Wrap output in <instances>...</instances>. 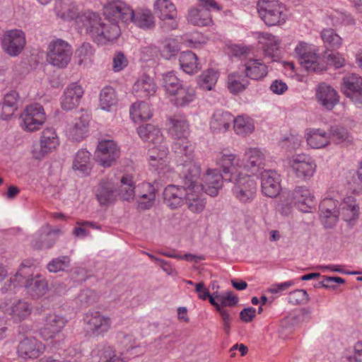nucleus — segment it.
Instances as JSON below:
<instances>
[{
	"mask_svg": "<svg viewBox=\"0 0 362 362\" xmlns=\"http://www.w3.org/2000/svg\"><path fill=\"white\" fill-rule=\"evenodd\" d=\"M66 322L62 315L54 313L47 314L40 330V335L45 340L55 338L62 331Z\"/></svg>",
	"mask_w": 362,
	"mask_h": 362,
	"instance_id": "obj_20",
	"label": "nucleus"
},
{
	"mask_svg": "<svg viewBox=\"0 0 362 362\" xmlns=\"http://www.w3.org/2000/svg\"><path fill=\"white\" fill-rule=\"evenodd\" d=\"M118 101L115 89L110 86L103 88L100 94V105L103 110L110 111Z\"/></svg>",
	"mask_w": 362,
	"mask_h": 362,
	"instance_id": "obj_53",
	"label": "nucleus"
},
{
	"mask_svg": "<svg viewBox=\"0 0 362 362\" xmlns=\"http://www.w3.org/2000/svg\"><path fill=\"white\" fill-rule=\"evenodd\" d=\"M219 72L214 69H208L197 78V83L203 90H211L215 86Z\"/></svg>",
	"mask_w": 362,
	"mask_h": 362,
	"instance_id": "obj_49",
	"label": "nucleus"
},
{
	"mask_svg": "<svg viewBox=\"0 0 362 362\" xmlns=\"http://www.w3.org/2000/svg\"><path fill=\"white\" fill-rule=\"evenodd\" d=\"M96 198L101 205H107L115 199L114 183L107 180L100 181L96 190Z\"/></svg>",
	"mask_w": 362,
	"mask_h": 362,
	"instance_id": "obj_35",
	"label": "nucleus"
},
{
	"mask_svg": "<svg viewBox=\"0 0 362 362\" xmlns=\"http://www.w3.org/2000/svg\"><path fill=\"white\" fill-rule=\"evenodd\" d=\"M71 260L68 256H61L51 260L47 265L49 272L57 273L64 271L70 267Z\"/></svg>",
	"mask_w": 362,
	"mask_h": 362,
	"instance_id": "obj_60",
	"label": "nucleus"
},
{
	"mask_svg": "<svg viewBox=\"0 0 362 362\" xmlns=\"http://www.w3.org/2000/svg\"><path fill=\"white\" fill-rule=\"evenodd\" d=\"M295 55L300 64L308 71H317L322 70L319 64V56L315 48L305 42H300L295 48Z\"/></svg>",
	"mask_w": 362,
	"mask_h": 362,
	"instance_id": "obj_15",
	"label": "nucleus"
},
{
	"mask_svg": "<svg viewBox=\"0 0 362 362\" xmlns=\"http://www.w3.org/2000/svg\"><path fill=\"white\" fill-rule=\"evenodd\" d=\"M59 145V139L52 128H47L42 132L40 140V154L44 156L50 153Z\"/></svg>",
	"mask_w": 362,
	"mask_h": 362,
	"instance_id": "obj_34",
	"label": "nucleus"
},
{
	"mask_svg": "<svg viewBox=\"0 0 362 362\" xmlns=\"http://www.w3.org/2000/svg\"><path fill=\"white\" fill-rule=\"evenodd\" d=\"M362 89V78L355 74H348L342 78L341 90L347 98Z\"/></svg>",
	"mask_w": 362,
	"mask_h": 362,
	"instance_id": "obj_40",
	"label": "nucleus"
},
{
	"mask_svg": "<svg viewBox=\"0 0 362 362\" xmlns=\"http://www.w3.org/2000/svg\"><path fill=\"white\" fill-rule=\"evenodd\" d=\"M288 200L303 212H308L314 204L315 197L305 186L296 187L288 194Z\"/></svg>",
	"mask_w": 362,
	"mask_h": 362,
	"instance_id": "obj_21",
	"label": "nucleus"
},
{
	"mask_svg": "<svg viewBox=\"0 0 362 362\" xmlns=\"http://www.w3.org/2000/svg\"><path fill=\"white\" fill-rule=\"evenodd\" d=\"M153 11L160 20V28L163 31L168 32L177 28V10L170 0H156L153 4Z\"/></svg>",
	"mask_w": 362,
	"mask_h": 362,
	"instance_id": "obj_10",
	"label": "nucleus"
},
{
	"mask_svg": "<svg viewBox=\"0 0 362 362\" xmlns=\"http://www.w3.org/2000/svg\"><path fill=\"white\" fill-rule=\"evenodd\" d=\"M77 299L82 307H87L97 302L98 295L90 288L83 289L78 295Z\"/></svg>",
	"mask_w": 362,
	"mask_h": 362,
	"instance_id": "obj_61",
	"label": "nucleus"
},
{
	"mask_svg": "<svg viewBox=\"0 0 362 362\" xmlns=\"http://www.w3.org/2000/svg\"><path fill=\"white\" fill-rule=\"evenodd\" d=\"M249 85V81L246 76H243L238 73H232L228 77V88L234 94L245 90Z\"/></svg>",
	"mask_w": 362,
	"mask_h": 362,
	"instance_id": "obj_50",
	"label": "nucleus"
},
{
	"mask_svg": "<svg viewBox=\"0 0 362 362\" xmlns=\"http://www.w3.org/2000/svg\"><path fill=\"white\" fill-rule=\"evenodd\" d=\"M167 131L173 139L187 138L189 135V124L184 115H174L167 119Z\"/></svg>",
	"mask_w": 362,
	"mask_h": 362,
	"instance_id": "obj_23",
	"label": "nucleus"
},
{
	"mask_svg": "<svg viewBox=\"0 0 362 362\" xmlns=\"http://www.w3.org/2000/svg\"><path fill=\"white\" fill-rule=\"evenodd\" d=\"M22 127L28 132H34L40 129L46 120L43 107L39 103L28 105L21 115Z\"/></svg>",
	"mask_w": 362,
	"mask_h": 362,
	"instance_id": "obj_13",
	"label": "nucleus"
},
{
	"mask_svg": "<svg viewBox=\"0 0 362 362\" xmlns=\"http://www.w3.org/2000/svg\"><path fill=\"white\" fill-rule=\"evenodd\" d=\"M333 25H354L355 23L354 18L346 13L334 11L329 16Z\"/></svg>",
	"mask_w": 362,
	"mask_h": 362,
	"instance_id": "obj_62",
	"label": "nucleus"
},
{
	"mask_svg": "<svg viewBox=\"0 0 362 362\" xmlns=\"http://www.w3.org/2000/svg\"><path fill=\"white\" fill-rule=\"evenodd\" d=\"M182 86L174 71H168L162 75V86L169 95L173 96Z\"/></svg>",
	"mask_w": 362,
	"mask_h": 362,
	"instance_id": "obj_48",
	"label": "nucleus"
},
{
	"mask_svg": "<svg viewBox=\"0 0 362 362\" xmlns=\"http://www.w3.org/2000/svg\"><path fill=\"white\" fill-rule=\"evenodd\" d=\"M329 142L332 141L337 144H351L353 136L350 132L341 126H332L329 132Z\"/></svg>",
	"mask_w": 362,
	"mask_h": 362,
	"instance_id": "obj_45",
	"label": "nucleus"
},
{
	"mask_svg": "<svg viewBox=\"0 0 362 362\" xmlns=\"http://www.w3.org/2000/svg\"><path fill=\"white\" fill-rule=\"evenodd\" d=\"M130 115L135 122H139L149 119L152 117V111L147 103L138 102L132 104Z\"/></svg>",
	"mask_w": 362,
	"mask_h": 362,
	"instance_id": "obj_44",
	"label": "nucleus"
},
{
	"mask_svg": "<svg viewBox=\"0 0 362 362\" xmlns=\"http://www.w3.org/2000/svg\"><path fill=\"white\" fill-rule=\"evenodd\" d=\"M289 165L296 176L305 180L313 177L316 170L314 160L305 154L293 156L289 161Z\"/></svg>",
	"mask_w": 362,
	"mask_h": 362,
	"instance_id": "obj_17",
	"label": "nucleus"
},
{
	"mask_svg": "<svg viewBox=\"0 0 362 362\" xmlns=\"http://www.w3.org/2000/svg\"><path fill=\"white\" fill-rule=\"evenodd\" d=\"M146 186L148 193L139 195V199L137 200V207L140 210H148L151 209L156 201V188L150 183H148Z\"/></svg>",
	"mask_w": 362,
	"mask_h": 362,
	"instance_id": "obj_56",
	"label": "nucleus"
},
{
	"mask_svg": "<svg viewBox=\"0 0 362 362\" xmlns=\"http://www.w3.org/2000/svg\"><path fill=\"white\" fill-rule=\"evenodd\" d=\"M233 122L235 133L243 136L251 134L255 129L254 123L249 117L239 115L236 118L233 117Z\"/></svg>",
	"mask_w": 362,
	"mask_h": 362,
	"instance_id": "obj_52",
	"label": "nucleus"
},
{
	"mask_svg": "<svg viewBox=\"0 0 362 362\" xmlns=\"http://www.w3.org/2000/svg\"><path fill=\"white\" fill-rule=\"evenodd\" d=\"M216 298L223 308L225 307H233L238 303V298L231 291H227L224 295H216Z\"/></svg>",
	"mask_w": 362,
	"mask_h": 362,
	"instance_id": "obj_64",
	"label": "nucleus"
},
{
	"mask_svg": "<svg viewBox=\"0 0 362 362\" xmlns=\"http://www.w3.org/2000/svg\"><path fill=\"white\" fill-rule=\"evenodd\" d=\"M103 11L109 26L117 27L118 37L121 33L119 23H128L133 16L132 8L122 0H108L103 6Z\"/></svg>",
	"mask_w": 362,
	"mask_h": 362,
	"instance_id": "obj_8",
	"label": "nucleus"
},
{
	"mask_svg": "<svg viewBox=\"0 0 362 362\" xmlns=\"http://www.w3.org/2000/svg\"><path fill=\"white\" fill-rule=\"evenodd\" d=\"M45 349L44 345L34 337H25L21 340L18 346V354L20 357L36 358Z\"/></svg>",
	"mask_w": 362,
	"mask_h": 362,
	"instance_id": "obj_26",
	"label": "nucleus"
},
{
	"mask_svg": "<svg viewBox=\"0 0 362 362\" xmlns=\"http://www.w3.org/2000/svg\"><path fill=\"white\" fill-rule=\"evenodd\" d=\"M132 18L129 22H133L136 26L143 29H150L154 27V17L148 9L132 10Z\"/></svg>",
	"mask_w": 362,
	"mask_h": 362,
	"instance_id": "obj_39",
	"label": "nucleus"
},
{
	"mask_svg": "<svg viewBox=\"0 0 362 362\" xmlns=\"http://www.w3.org/2000/svg\"><path fill=\"white\" fill-rule=\"evenodd\" d=\"M157 86L153 78L147 75L139 77L133 86V93L136 98H146L154 95Z\"/></svg>",
	"mask_w": 362,
	"mask_h": 362,
	"instance_id": "obj_29",
	"label": "nucleus"
},
{
	"mask_svg": "<svg viewBox=\"0 0 362 362\" xmlns=\"http://www.w3.org/2000/svg\"><path fill=\"white\" fill-rule=\"evenodd\" d=\"M258 39L267 55L272 56L274 52L279 47L280 40L270 33H260Z\"/></svg>",
	"mask_w": 362,
	"mask_h": 362,
	"instance_id": "obj_51",
	"label": "nucleus"
},
{
	"mask_svg": "<svg viewBox=\"0 0 362 362\" xmlns=\"http://www.w3.org/2000/svg\"><path fill=\"white\" fill-rule=\"evenodd\" d=\"M338 202L332 198H325L320 204V218L326 228L333 227L339 216Z\"/></svg>",
	"mask_w": 362,
	"mask_h": 362,
	"instance_id": "obj_24",
	"label": "nucleus"
},
{
	"mask_svg": "<svg viewBox=\"0 0 362 362\" xmlns=\"http://www.w3.org/2000/svg\"><path fill=\"white\" fill-rule=\"evenodd\" d=\"M77 24L85 29L86 33L98 45H105L117 39L119 30L117 26H109L102 21L100 16L87 11L77 18Z\"/></svg>",
	"mask_w": 362,
	"mask_h": 362,
	"instance_id": "obj_2",
	"label": "nucleus"
},
{
	"mask_svg": "<svg viewBox=\"0 0 362 362\" xmlns=\"http://www.w3.org/2000/svg\"><path fill=\"white\" fill-rule=\"evenodd\" d=\"M83 89L77 83L69 84L62 97L61 106L63 110H71L76 107L83 95Z\"/></svg>",
	"mask_w": 362,
	"mask_h": 362,
	"instance_id": "obj_27",
	"label": "nucleus"
},
{
	"mask_svg": "<svg viewBox=\"0 0 362 362\" xmlns=\"http://www.w3.org/2000/svg\"><path fill=\"white\" fill-rule=\"evenodd\" d=\"M117 344L121 346L128 358L134 357L142 354V351H136L139 349L136 343L135 337L132 334H127L124 332H119L117 334Z\"/></svg>",
	"mask_w": 362,
	"mask_h": 362,
	"instance_id": "obj_33",
	"label": "nucleus"
},
{
	"mask_svg": "<svg viewBox=\"0 0 362 362\" xmlns=\"http://www.w3.org/2000/svg\"><path fill=\"white\" fill-rule=\"evenodd\" d=\"M120 151L112 140H102L97 146L95 152L96 162L104 168L110 167L119 157Z\"/></svg>",
	"mask_w": 362,
	"mask_h": 362,
	"instance_id": "obj_14",
	"label": "nucleus"
},
{
	"mask_svg": "<svg viewBox=\"0 0 362 362\" xmlns=\"http://www.w3.org/2000/svg\"><path fill=\"white\" fill-rule=\"evenodd\" d=\"M90 156V153L88 151L79 150L75 156L73 169L75 171H79L83 175H88L91 169Z\"/></svg>",
	"mask_w": 362,
	"mask_h": 362,
	"instance_id": "obj_46",
	"label": "nucleus"
},
{
	"mask_svg": "<svg viewBox=\"0 0 362 362\" xmlns=\"http://www.w3.org/2000/svg\"><path fill=\"white\" fill-rule=\"evenodd\" d=\"M98 351L100 362H127L129 358L124 356V351H120L118 354L112 346L107 344L100 345Z\"/></svg>",
	"mask_w": 362,
	"mask_h": 362,
	"instance_id": "obj_38",
	"label": "nucleus"
},
{
	"mask_svg": "<svg viewBox=\"0 0 362 362\" xmlns=\"http://www.w3.org/2000/svg\"><path fill=\"white\" fill-rule=\"evenodd\" d=\"M16 279L23 283V287L31 299H40L49 291L47 279L40 274L34 275L33 268L23 263L16 272Z\"/></svg>",
	"mask_w": 362,
	"mask_h": 362,
	"instance_id": "obj_4",
	"label": "nucleus"
},
{
	"mask_svg": "<svg viewBox=\"0 0 362 362\" xmlns=\"http://www.w3.org/2000/svg\"><path fill=\"white\" fill-rule=\"evenodd\" d=\"M176 141L173 143L172 146V148L175 153L180 157H185L186 159L183 161L185 163L183 164L184 168H186V170L183 172L185 174L188 173V170L192 164H195L192 162L193 159V153H194V146L187 139V138H182L181 139H175Z\"/></svg>",
	"mask_w": 362,
	"mask_h": 362,
	"instance_id": "obj_28",
	"label": "nucleus"
},
{
	"mask_svg": "<svg viewBox=\"0 0 362 362\" xmlns=\"http://www.w3.org/2000/svg\"><path fill=\"white\" fill-rule=\"evenodd\" d=\"M179 61L181 69L188 74H193L201 69L197 55L192 51L182 52Z\"/></svg>",
	"mask_w": 362,
	"mask_h": 362,
	"instance_id": "obj_41",
	"label": "nucleus"
},
{
	"mask_svg": "<svg viewBox=\"0 0 362 362\" xmlns=\"http://www.w3.org/2000/svg\"><path fill=\"white\" fill-rule=\"evenodd\" d=\"M26 44L25 33L18 29L6 31L1 40L4 51L11 57L19 55Z\"/></svg>",
	"mask_w": 362,
	"mask_h": 362,
	"instance_id": "obj_16",
	"label": "nucleus"
},
{
	"mask_svg": "<svg viewBox=\"0 0 362 362\" xmlns=\"http://www.w3.org/2000/svg\"><path fill=\"white\" fill-rule=\"evenodd\" d=\"M87 329L95 336L104 335L111 327V320L98 311L88 312L83 318Z\"/></svg>",
	"mask_w": 362,
	"mask_h": 362,
	"instance_id": "obj_18",
	"label": "nucleus"
},
{
	"mask_svg": "<svg viewBox=\"0 0 362 362\" xmlns=\"http://www.w3.org/2000/svg\"><path fill=\"white\" fill-rule=\"evenodd\" d=\"M54 12L58 18L64 21H72L79 16L76 7L68 2L62 0H57L54 5Z\"/></svg>",
	"mask_w": 362,
	"mask_h": 362,
	"instance_id": "obj_42",
	"label": "nucleus"
},
{
	"mask_svg": "<svg viewBox=\"0 0 362 362\" xmlns=\"http://www.w3.org/2000/svg\"><path fill=\"white\" fill-rule=\"evenodd\" d=\"M245 157L247 160V166L250 168H259L264 160V155L257 148H249L245 151Z\"/></svg>",
	"mask_w": 362,
	"mask_h": 362,
	"instance_id": "obj_57",
	"label": "nucleus"
},
{
	"mask_svg": "<svg viewBox=\"0 0 362 362\" xmlns=\"http://www.w3.org/2000/svg\"><path fill=\"white\" fill-rule=\"evenodd\" d=\"M202 8H192L189 10L187 20L192 25L206 26L211 23L210 11H219L221 8L214 0H198Z\"/></svg>",
	"mask_w": 362,
	"mask_h": 362,
	"instance_id": "obj_12",
	"label": "nucleus"
},
{
	"mask_svg": "<svg viewBox=\"0 0 362 362\" xmlns=\"http://www.w3.org/2000/svg\"><path fill=\"white\" fill-rule=\"evenodd\" d=\"M233 121V116L223 110H216L211 119L210 128L216 133L226 132Z\"/></svg>",
	"mask_w": 362,
	"mask_h": 362,
	"instance_id": "obj_31",
	"label": "nucleus"
},
{
	"mask_svg": "<svg viewBox=\"0 0 362 362\" xmlns=\"http://www.w3.org/2000/svg\"><path fill=\"white\" fill-rule=\"evenodd\" d=\"M315 99L317 103L327 110H332L339 103L338 92L330 85L322 82L315 88Z\"/></svg>",
	"mask_w": 362,
	"mask_h": 362,
	"instance_id": "obj_19",
	"label": "nucleus"
},
{
	"mask_svg": "<svg viewBox=\"0 0 362 362\" xmlns=\"http://www.w3.org/2000/svg\"><path fill=\"white\" fill-rule=\"evenodd\" d=\"M245 76L252 80H259L267 76V66L260 59H249L244 64Z\"/></svg>",
	"mask_w": 362,
	"mask_h": 362,
	"instance_id": "obj_32",
	"label": "nucleus"
},
{
	"mask_svg": "<svg viewBox=\"0 0 362 362\" xmlns=\"http://www.w3.org/2000/svg\"><path fill=\"white\" fill-rule=\"evenodd\" d=\"M243 168L241 160L240 165L233 170L232 174L226 171L225 177L231 182L233 195L241 202H250L255 196L257 187L255 180L241 171Z\"/></svg>",
	"mask_w": 362,
	"mask_h": 362,
	"instance_id": "obj_5",
	"label": "nucleus"
},
{
	"mask_svg": "<svg viewBox=\"0 0 362 362\" xmlns=\"http://www.w3.org/2000/svg\"><path fill=\"white\" fill-rule=\"evenodd\" d=\"M89 121V116L86 114L76 118L71 124L68 125L66 129L68 136L74 141L82 140L88 132Z\"/></svg>",
	"mask_w": 362,
	"mask_h": 362,
	"instance_id": "obj_30",
	"label": "nucleus"
},
{
	"mask_svg": "<svg viewBox=\"0 0 362 362\" xmlns=\"http://www.w3.org/2000/svg\"><path fill=\"white\" fill-rule=\"evenodd\" d=\"M59 230L50 231L48 233H42L39 231L33 236L31 241L32 247L37 250L49 249L52 247L56 242V238L53 236L52 233H59Z\"/></svg>",
	"mask_w": 362,
	"mask_h": 362,
	"instance_id": "obj_43",
	"label": "nucleus"
},
{
	"mask_svg": "<svg viewBox=\"0 0 362 362\" xmlns=\"http://www.w3.org/2000/svg\"><path fill=\"white\" fill-rule=\"evenodd\" d=\"M257 6L260 18L268 26L282 25L287 19L286 6L278 0H259Z\"/></svg>",
	"mask_w": 362,
	"mask_h": 362,
	"instance_id": "obj_7",
	"label": "nucleus"
},
{
	"mask_svg": "<svg viewBox=\"0 0 362 362\" xmlns=\"http://www.w3.org/2000/svg\"><path fill=\"white\" fill-rule=\"evenodd\" d=\"M216 163L222 168L223 174L216 170H208L203 176V183L199 185L201 189L211 197L218 194L223 181L228 182L225 177L226 173L228 171L232 174L233 170L240 165V158L233 153L221 152L216 157Z\"/></svg>",
	"mask_w": 362,
	"mask_h": 362,
	"instance_id": "obj_1",
	"label": "nucleus"
},
{
	"mask_svg": "<svg viewBox=\"0 0 362 362\" xmlns=\"http://www.w3.org/2000/svg\"><path fill=\"white\" fill-rule=\"evenodd\" d=\"M0 308L16 323L27 320L33 312L32 304L23 299H18L13 302L4 300L0 304Z\"/></svg>",
	"mask_w": 362,
	"mask_h": 362,
	"instance_id": "obj_11",
	"label": "nucleus"
},
{
	"mask_svg": "<svg viewBox=\"0 0 362 362\" xmlns=\"http://www.w3.org/2000/svg\"><path fill=\"white\" fill-rule=\"evenodd\" d=\"M94 54V49L90 43L84 42L76 50V57L80 65H88L91 63Z\"/></svg>",
	"mask_w": 362,
	"mask_h": 362,
	"instance_id": "obj_58",
	"label": "nucleus"
},
{
	"mask_svg": "<svg viewBox=\"0 0 362 362\" xmlns=\"http://www.w3.org/2000/svg\"><path fill=\"white\" fill-rule=\"evenodd\" d=\"M201 175V168L197 164L190 165L188 173L185 174V185H188L187 195L185 202L189 209L194 213L202 212L205 207V200L202 197V192L198 185V180Z\"/></svg>",
	"mask_w": 362,
	"mask_h": 362,
	"instance_id": "obj_6",
	"label": "nucleus"
},
{
	"mask_svg": "<svg viewBox=\"0 0 362 362\" xmlns=\"http://www.w3.org/2000/svg\"><path fill=\"white\" fill-rule=\"evenodd\" d=\"M359 215V207L352 197H348L339 204V216L346 222L356 220Z\"/></svg>",
	"mask_w": 362,
	"mask_h": 362,
	"instance_id": "obj_36",
	"label": "nucleus"
},
{
	"mask_svg": "<svg viewBox=\"0 0 362 362\" xmlns=\"http://www.w3.org/2000/svg\"><path fill=\"white\" fill-rule=\"evenodd\" d=\"M184 185L182 187L169 185L163 191L164 202L172 209H177L183 205L187 195L188 185H185V177H183Z\"/></svg>",
	"mask_w": 362,
	"mask_h": 362,
	"instance_id": "obj_22",
	"label": "nucleus"
},
{
	"mask_svg": "<svg viewBox=\"0 0 362 362\" xmlns=\"http://www.w3.org/2000/svg\"><path fill=\"white\" fill-rule=\"evenodd\" d=\"M148 135L146 141L154 145L148 151L150 165L158 174L165 176L170 170L166 160L168 149L165 143L163 142L161 132L153 125V129Z\"/></svg>",
	"mask_w": 362,
	"mask_h": 362,
	"instance_id": "obj_3",
	"label": "nucleus"
},
{
	"mask_svg": "<svg viewBox=\"0 0 362 362\" xmlns=\"http://www.w3.org/2000/svg\"><path fill=\"white\" fill-rule=\"evenodd\" d=\"M261 187L267 197H276L281 189L279 175L274 170H264L261 173Z\"/></svg>",
	"mask_w": 362,
	"mask_h": 362,
	"instance_id": "obj_25",
	"label": "nucleus"
},
{
	"mask_svg": "<svg viewBox=\"0 0 362 362\" xmlns=\"http://www.w3.org/2000/svg\"><path fill=\"white\" fill-rule=\"evenodd\" d=\"M71 45L62 39L52 40L48 45L47 61L57 68H65L72 57Z\"/></svg>",
	"mask_w": 362,
	"mask_h": 362,
	"instance_id": "obj_9",
	"label": "nucleus"
},
{
	"mask_svg": "<svg viewBox=\"0 0 362 362\" xmlns=\"http://www.w3.org/2000/svg\"><path fill=\"white\" fill-rule=\"evenodd\" d=\"M308 144L313 148H321L328 146L329 133L321 129H310L306 134Z\"/></svg>",
	"mask_w": 362,
	"mask_h": 362,
	"instance_id": "obj_37",
	"label": "nucleus"
},
{
	"mask_svg": "<svg viewBox=\"0 0 362 362\" xmlns=\"http://www.w3.org/2000/svg\"><path fill=\"white\" fill-rule=\"evenodd\" d=\"M179 51L180 47L175 40L168 39L165 40L162 49V55L163 57L168 59H170L171 57L176 55Z\"/></svg>",
	"mask_w": 362,
	"mask_h": 362,
	"instance_id": "obj_63",
	"label": "nucleus"
},
{
	"mask_svg": "<svg viewBox=\"0 0 362 362\" xmlns=\"http://www.w3.org/2000/svg\"><path fill=\"white\" fill-rule=\"evenodd\" d=\"M173 96H175L174 104L175 106L185 107L194 101L196 92L191 86H182Z\"/></svg>",
	"mask_w": 362,
	"mask_h": 362,
	"instance_id": "obj_47",
	"label": "nucleus"
},
{
	"mask_svg": "<svg viewBox=\"0 0 362 362\" xmlns=\"http://www.w3.org/2000/svg\"><path fill=\"white\" fill-rule=\"evenodd\" d=\"M135 185L133 177L129 175H124L121 179L119 195L123 200L131 201L135 197Z\"/></svg>",
	"mask_w": 362,
	"mask_h": 362,
	"instance_id": "obj_55",
	"label": "nucleus"
},
{
	"mask_svg": "<svg viewBox=\"0 0 362 362\" xmlns=\"http://www.w3.org/2000/svg\"><path fill=\"white\" fill-rule=\"evenodd\" d=\"M321 37L325 43L334 49L339 48L342 44L341 37L332 28L324 29L321 32Z\"/></svg>",
	"mask_w": 362,
	"mask_h": 362,
	"instance_id": "obj_59",
	"label": "nucleus"
},
{
	"mask_svg": "<svg viewBox=\"0 0 362 362\" xmlns=\"http://www.w3.org/2000/svg\"><path fill=\"white\" fill-rule=\"evenodd\" d=\"M17 95L16 92L8 93L5 95L4 101L0 103V117L2 119H7L12 115L17 103Z\"/></svg>",
	"mask_w": 362,
	"mask_h": 362,
	"instance_id": "obj_54",
	"label": "nucleus"
}]
</instances>
